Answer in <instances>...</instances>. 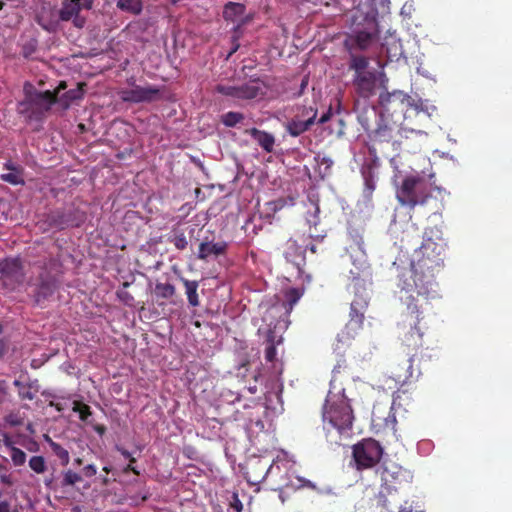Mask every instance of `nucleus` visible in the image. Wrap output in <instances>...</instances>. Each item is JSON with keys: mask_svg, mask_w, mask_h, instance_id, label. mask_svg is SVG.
<instances>
[{"mask_svg": "<svg viewBox=\"0 0 512 512\" xmlns=\"http://www.w3.org/2000/svg\"><path fill=\"white\" fill-rule=\"evenodd\" d=\"M405 303L406 309L401 313L397 329L401 347L409 358L405 362V367L399 366L393 372L394 379L400 384L414 378L413 358L423 347L424 331L427 328L423 322V304H417L412 295L406 297Z\"/></svg>", "mask_w": 512, "mask_h": 512, "instance_id": "f257e3e1", "label": "nucleus"}, {"mask_svg": "<svg viewBox=\"0 0 512 512\" xmlns=\"http://www.w3.org/2000/svg\"><path fill=\"white\" fill-rule=\"evenodd\" d=\"M399 286L406 293L407 297L416 292L417 296L424 297L427 300L428 295L434 285V273L432 267L428 265L425 259L418 260L416 263L412 262L408 269L401 274L399 279ZM415 302L419 304V300L414 298ZM427 303V301H425Z\"/></svg>", "mask_w": 512, "mask_h": 512, "instance_id": "f03ea898", "label": "nucleus"}, {"mask_svg": "<svg viewBox=\"0 0 512 512\" xmlns=\"http://www.w3.org/2000/svg\"><path fill=\"white\" fill-rule=\"evenodd\" d=\"M431 184L420 174H410L396 187V199L402 207L414 210L424 206L431 198Z\"/></svg>", "mask_w": 512, "mask_h": 512, "instance_id": "7ed1b4c3", "label": "nucleus"}, {"mask_svg": "<svg viewBox=\"0 0 512 512\" xmlns=\"http://www.w3.org/2000/svg\"><path fill=\"white\" fill-rule=\"evenodd\" d=\"M322 417L324 422H328L340 432L350 429L354 419L352 408L344 397H338L336 400L328 397L323 406Z\"/></svg>", "mask_w": 512, "mask_h": 512, "instance_id": "20e7f679", "label": "nucleus"}, {"mask_svg": "<svg viewBox=\"0 0 512 512\" xmlns=\"http://www.w3.org/2000/svg\"><path fill=\"white\" fill-rule=\"evenodd\" d=\"M384 449L373 438H364L352 446V458L355 468L363 471L375 467L382 459Z\"/></svg>", "mask_w": 512, "mask_h": 512, "instance_id": "39448f33", "label": "nucleus"}, {"mask_svg": "<svg viewBox=\"0 0 512 512\" xmlns=\"http://www.w3.org/2000/svg\"><path fill=\"white\" fill-rule=\"evenodd\" d=\"M379 104L384 112L388 115L402 114L407 118V112L411 111L420 114L421 111L414 107L411 103V97L402 91H393L381 93L379 96Z\"/></svg>", "mask_w": 512, "mask_h": 512, "instance_id": "423d86ee", "label": "nucleus"}, {"mask_svg": "<svg viewBox=\"0 0 512 512\" xmlns=\"http://www.w3.org/2000/svg\"><path fill=\"white\" fill-rule=\"evenodd\" d=\"M85 219V213L74 207L56 209L46 216L48 225L58 230L80 227L85 222Z\"/></svg>", "mask_w": 512, "mask_h": 512, "instance_id": "0eeeda50", "label": "nucleus"}, {"mask_svg": "<svg viewBox=\"0 0 512 512\" xmlns=\"http://www.w3.org/2000/svg\"><path fill=\"white\" fill-rule=\"evenodd\" d=\"M0 283L3 288L14 291L25 278L22 262L19 258H6L0 261Z\"/></svg>", "mask_w": 512, "mask_h": 512, "instance_id": "6e6552de", "label": "nucleus"}, {"mask_svg": "<svg viewBox=\"0 0 512 512\" xmlns=\"http://www.w3.org/2000/svg\"><path fill=\"white\" fill-rule=\"evenodd\" d=\"M316 118V108L312 106H298L293 117L286 122L285 130L290 136L298 137L311 128Z\"/></svg>", "mask_w": 512, "mask_h": 512, "instance_id": "1a4fd4ad", "label": "nucleus"}, {"mask_svg": "<svg viewBox=\"0 0 512 512\" xmlns=\"http://www.w3.org/2000/svg\"><path fill=\"white\" fill-rule=\"evenodd\" d=\"M368 306L367 297L363 294L356 293L355 298L350 305V319L345 326L342 334L348 338H354L362 329L364 323V313Z\"/></svg>", "mask_w": 512, "mask_h": 512, "instance_id": "9d476101", "label": "nucleus"}, {"mask_svg": "<svg viewBox=\"0 0 512 512\" xmlns=\"http://www.w3.org/2000/svg\"><path fill=\"white\" fill-rule=\"evenodd\" d=\"M351 268L348 278L357 285L360 281L365 282L371 278V267L367 260V255L363 248L357 244L350 247Z\"/></svg>", "mask_w": 512, "mask_h": 512, "instance_id": "9b49d317", "label": "nucleus"}, {"mask_svg": "<svg viewBox=\"0 0 512 512\" xmlns=\"http://www.w3.org/2000/svg\"><path fill=\"white\" fill-rule=\"evenodd\" d=\"M379 35L377 23L375 21H369L367 27L363 30L354 31L353 34L349 35L345 41V46L349 51L353 50H366L371 44L376 41Z\"/></svg>", "mask_w": 512, "mask_h": 512, "instance_id": "f8f14e48", "label": "nucleus"}, {"mask_svg": "<svg viewBox=\"0 0 512 512\" xmlns=\"http://www.w3.org/2000/svg\"><path fill=\"white\" fill-rule=\"evenodd\" d=\"M400 133V127L393 124H388L381 119V122L378 123V127L373 131L370 136L373 146L369 148L370 153H375V145L390 143L393 150H397L400 148L401 141L397 138Z\"/></svg>", "mask_w": 512, "mask_h": 512, "instance_id": "ddd939ff", "label": "nucleus"}, {"mask_svg": "<svg viewBox=\"0 0 512 512\" xmlns=\"http://www.w3.org/2000/svg\"><path fill=\"white\" fill-rule=\"evenodd\" d=\"M381 480L384 488L388 492H391L392 490L396 491L398 486L411 482L412 475L402 467L392 464L390 466L383 467Z\"/></svg>", "mask_w": 512, "mask_h": 512, "instance_id": "4468645a", "label": "nucleus"}, {"mask_svg": "<svg viewBox=\"0 0 512 512\" xmlns=\"http://www.w3.org/2000/svg\"><path fill=\"white\" fill-rule=\"evenodd\" d=\"M121 98L125 102L132 103L152 102L160 98V89L154 86H135L122 91Z\"/></svg>", "mask_w": 512, "mask_h": 512, "instance_id": "2eb2a0df", "label": "nucleus"}, {"mask_svg": "<svg viewBox=\"0 0 512 512\" xmlns=\"http://www.w3.org/2000/svg\"><path fill=\"white\" fill-rule=\"evenodd\" d=\"M376 82V74L373 71L354 75L352 80L357 94L362 98H369L374 94Z\"/></svg>", "mask_w": 512, "mask_h": 512, "instance_id": "dca6fc26", "label": "nucleus"}, {"mask_svg": "<svg viewBox=\"0 0 512 512\" xmlns=\"http://www.w3.org/2000/svg\"><path fill=\"white\" fill-rule=\"evenodd\" d=\"M283 255L288 262L300 268L305 260V249L297 240L290 238L285 243Z\"/></svg>", "mask_w": 512, "mask_h": 512, "instance_id": "f3484780", "label": "nucleus"}, {"mask_svg": "<svg viewBox=\"0 0 512 512\" xmlns=\"http://www.w3.org/2000/svg\"><path fill=\"white\" fill-rule=\"evenodd\" d=\"M92 0H68L63 4L59 17L62 21H69L79 14L82 9H90Z\"/></svg>", "mask_w": 512, "mask_h": 512, "instance_id": "a211bd4d", "label": "nucleus"}, {"mask_svg": "<svg viewBox=\"0 0 512 512\" xmlns=\"http://www.w3.org/2000/svg\"><path fill=\"white\" fill-rule=\"evenodd\" d=\"M238 99L252 100L265 95V86L260 80H251L238 86Z\"/></svg>", "mask_w": 512, "mask_h": 512, "instance_id": "6ab92c4d", "label": "nucleus"}, {"mask_svg": "<svg viewBox=\"0 0 512 512\" xmlns=\"http://www.w3.org/2000/svg\"><path fill=\"white\" fill-rule=\"evenodd\" d=\"M245 133L250 135L267 153H271L273 151L275 145V137L271 133L259 130L257 128L247 129Z\"/></svg>", "mask_w": 512, "mask_h": 512, "instance_id": "aec40b11", "label": "nucleus"}, {"mask_svg": "<svg viewBox=\"0 0 512 512\" xmlns=\"http://www.w3.org/2000/svg\"><path fill=\"white\" fill-rule=\"evenodd\" d=\"M227 250V243L221 242H202L199 245L198 258L206 260L209 256H219L225 254Z\"/></svg>", "mask_w": 512, "mask_h": 512, "instance_id": "412c9836", "label": "nucleus"}, {"mask_svg": "<svg viewBox=\"0 0 512 512\" xmlns=\"http://www.w3.org/2000/svg\"><path fill=\"white\" fill-rule=\"evenodd\" d=\"M349 63L348 68L349 70L354 71V75H359L362 73L369 72L367 70L369 66V58L363 55H357L353 53V51H349Z\"/></svg>", "mask_w": 512, "mask_h": 512, "instance_id": "4be33fe9", "label": "nucleus"}, {"mask_svg": "<svg viewBox=\"0 0 512 512\" xmlns=\"http://www.w3.org/2000/svg\"><path fill=\"white\" fill-rule=\"evenodd\" d=\"M180 281L183 283V285L185 287V294L187 296L188 303L192 307L199 306L200 301H199V296L197 293V290L199 287L198 281L188 280L182 276L180 277Z\"/></svg>", "mask_w": 512, "mask_h": 512, "instance_id": "5701e85b", "label": "nucleus"}, {"mask_svg": "<svg viewBox=\"0 0 512 512\" xmlns=\"http://www.w3.org/2000/svg\"><path fill=\"white\" fill-rule=\"evenodd\" d=\"M56 289V283L54 279H42L36 292V301L39 302L41 299L50 297Z\"/></svg>", "mask_w": 512, "mask_h": 512, "instance_id": "b1692460", "label": "nucleus"}, {"mask_svg": "<svg viewBox=\"0 0 512 512\" xmlns=\"http://www.w3.org/2000/svg\"><path fill=\"white\" fill-rule=\"evenodd\" d=\"M245 13V5L236 2H228L224 6L223 17L226 20L235 21Z\"/></svg>", "mask_w": 512, "mask_h": 512, "instance_id": "393cba45", "label": "nucleus"}, {"mask_svg": "<svg viewBox=\"0 0 512 512\" xmlns=\"http://www.w3.org/2000/svg\"><path fill=\"white\" fill-rule=\"evenodd\" d=\"M83 480L82 475L71 470L67 469L62 472V479L59 482V486L62 489H66L68 487H73L77 483H80Z\"/></svg>", "mask_w": 512, "mask_h": 512, "instance_id": "a878e982", "label": "nucleus"}, {"mask_svg": "<svg viewBox=\"0 0 512 512\" xmlns=\"http://www.w3.org/2000/svg\"><path fill=\"white\" fill-rule=\"evenodd\" d=\"M303 295V290L299 288H289L284 292L285 301L283 303L287 312L293 309V306L299 301Z\"/></svg>", "mask_w": 512, "mask_h": 512, "instance_id": "bb28decb", "label": "nucleus"}, {"mask_svg": "<svg viewBox=\"0 0 512 512\" xmlns=\"http://www.w3.org/2000/svg\"><path fill=\"white\" fill-rule=\"evenodd\" d=\"M84 86L85 83H78L76 88L70 89L67 92H65L61 96L60 101L68 107L71 102L82 99L84 95Z\"/></svg>", "mask_w": 512, "mask_h": 512, "instance_id": "cd10ccee", "label": "nucleus"}, {"mask_svg": "<svg viewBox=\"0 0 512 512\" xmlns=\"http://www.w3.org/2000/svg\"><path fill=\"white\" fill-rule=\"evenodd\" d=\"M362 175L364 178L365 185L364 192L367 196H371L376 188V181L373 168L371 166L364 167L362 169Z\"/></svg>", "mask_w": 512, "mask_h": 512, "instance_id": "c85d7f7f", "label": "nucleus"}, {"mask_svg": "<svg viewBox=\"0 0 512 512\" xmlns=\"http://www.w3.org/2000/svg\"><path fill=\"white\" fill-rule=\"evenodd\" d=\"M117 7L122 11L129 12L134 15H138L142 11L141 0H118Z\"/></svg>", "mask_w": 512, "mask_h": 512, "instance_id": "c756f323", "label": "nucleus"}, {"mask_svg": "<svg viewBox=\"0 0 512 512\" xmlns=\"http://www.w3.org/2000/svg\"><path fill=\"white\" fill-rule=\"evenodd\" d=\"M49 444L53 453L60 459L61 464L66 466L70 461L68 450L51 439H49Z\"/></svg>", "mask_w": 512, "mask_h": 512, "instance_id": "7c9ffc66", "label": "nucleus"}, {"mask_svg": "<svg viewBox=\"0 0 512 512\" xmlns=\"http://www.w3.org/2000/svg\"><path fill=\"white\" fill-rule=\"evenodd\" d=\"M244 120V115L240 112L229 111L221 116V122L226 127H235Z\"/></svg>", "mask_w": 512, "mask_h": 512, "instance_id": "2f4dec72", "label": "nucleus"}, {"mask_svg": "<svg viewBox=\"0 0 512 512\" xmlns=\"http://www.w3.org/2000/svg\"><path fill=\"white\" fill-rule=\"evenodd\" d=\"M155 292L158 297L169 299L175 295L176 289L174 285L170 283H156Z\"/></svg>", "mask_w": 512, "mask_h": 512, "instance_id": "473e14b6", "label": "nucleus"}, {"mask_svg": "<svg viewBox=\"0 0 512 512\" xmlns=\"http://www.w3.org/2000/svg\"><path fill=\"white\" fill-rule=\"evenodd\" d=\"M13 384L18 388V394L21 399L33 400L35 398V393L32 391L31 385L24 384L19 380H15Z\"/></svg>", "mask_w": 512, "mask_h": 512, "instance_id": "72a5a7b5", "label": "nucleus"}, {"mask_svg": "<svg viewBox=\"0 0 512 512\" xmlns=\"http://www.w3.org/2000/svg\"><path fill=\"white\" fill-rule=\"evenodd\" d=\"M168 241L172 243L177 250H185L188 246V241L185 234L180 231L174 232Z\"/></svg>", "mask_w": 512, "mask_h": 512, "instance_id": "f704fd0d", "label": "nucleus"}, {"mask_svg": "<svg viewBox=\"0 0 512 512\" xmlns=\"http://www.w3.org/2000/svg\"><path fill=\"white\" fill-rule=\"evenodd\" d=\"M29 467L37 474L44 473L46 470V462L43 456H32L29 459Z\"/></svg>", "mask_w": 512, "mask_h": 512, "instance_id": "c9c22d12", "label": "nucleus"}, {"mask_svg": "<svg viewBox=\"0 0 512 512\" xmlns=\"http://www.w3.org/2000/svg\"><path fill=\"white\" fill-rule=\"evenodd\" d=\"M73 411L79 413V418L82 421H86L92 414L90 406L80 401L73 403Z\"/></svg>", "mask_w": 512, "mask_h": 512, "instance_id": "e433bc0d", "label": "nucleus"}, {"mask_svg": "<svg viewBox=\"0 0 512 512\" xmlns=\"http://www.w3.org/2000/svg\"><path fill=\"white\" fill-rule=\"evenodd\" d=\"M36 102H46L48 106L51 104H54L57 101V94L55 92H52L50 90L39 92L36 94ZM49 107H47L48 109Z\"/></svg>", "mask_w": 512, "mask_h": 512, "instance_id": "4c0bfd02", "label": "nucleus"}, {"mask_svg": "<svg viewBox=\"0 0 512 512\" xmlns=\"http://www.w3.org/2000/svg\"><path fill=\"white\" fill-rule=\"evenodd\" d=\"M216 91L224 96L238 99V86L222 85L216 86Z\"/></svg>", "mask_w": 512, "mask_h": 512, "instance_id": "58836bf2", "label": "nucleus"}, {"mask_svg": "<svg viewBox=\"0 0 512 512\" xmlns=\"http://www.w3.org/2000/svg\"><path fill=\"white\" fill-rule=\"evenodd\" d=\"M276 347L273 336H269L265 348V360L267 362H274L276 360Z\"/></svg>", "mask_w": 512, "mask_h": 512, "instance_id": "ea45409f", "label": "nucleus"}, {"mask_svg": "<svg viewBox=\"0 0 512 512\" xmlns=\"http://www.w3.org/2000/svg\"><path fill=\"white\" fill-rule=\"evenodd\" d=\"M10 457L15 466H21L26 462V453L17 447H12Z\"/></svg>", "mask_w": 512, "mask_h": 512, "instance_id": "a19ab883", "label": "nucleus"}, {"mask_svg": "<svg viewBox=\"0 0 512 512\" xmlns=\"http://www.w3.org/2000/svg\"><path fill=\"white\" fill-rule=\"evenodd\" d=\"M319 212H320V209H319L318 205H315L313 211L307 212L306 220H307V223L309 224L310 228L316 227L319 224V222H320Z\"/></svg>", "mask_w": 512, "mask_h": 512, "instance_id": "79ce46f5", "label": "nucleus"}, {"mask_svg": "<svg viewBox=\"0 0 512 512\" xmlns=\"http://www.w3.org/2000/svg\"><path fill=\"white\" fill-rule=\"evenodd\" d=\"M316 163L321 167V166H324L325 167V172H327L333 165V160L331 159L330 156L328 155H321V154H317L315 157H314Z\"/></svg>", "mask_w": 512, "mask_h": 512, "instance_id": "37998d69", "label": "nucleus"}, {"mask_svg": "<svg viewBox=\"0 0 512 512\" xmlns=\"http://www.w3.org/2000/svg\"><path fill=\"white\" fill-rule=\"evenodd\" d=\"M82 472L85 477L90 478L97 474V467L94 464H88L83 468Z\"/></svg>", "mask_w": 512, "mask_h": 512, "instance_id": "c03bdc74", "label": "nucleus"}, {"mask_svg": "<svg viewBox=\"0 0 512 512\" xmlns=\"http://www.w3.org/2000/svg\"><path fill=\"white\" fill-rule=\"evenodd\" d=\"M116 450L118 452H120L123 457L128 459L130 463H135L136 462V458L133 457L132 454L128 450H126L125 448H123L121 446H116Z\"/></svg>", "mask_w": 512, "mask_h": 512, "instance_id": "a18cd8bd", "label": "nucleus"}, {"mask_svg": "<svg viewBox=\"0 0 512 512\" xmlns=\"http://www.w3.org/2000/svg\"><path fill=\"white\" fill-rule=\"evenodd\" d=\"M44 484L46 488L50 490H57L58 488H60L59 483H57L53 477L45 478Z\"/></svg>", "mask_w": 512, "mask_h": 512, "instance_id": "49530a36", "label": "nucleus"}, {"mask_svg": "<svg viewBox=\"0 0 512 512\" xmlns=\"http://www.w3.org/2000/svg\"><path fill=\"white\" fill-rule=\"evenodd\" d=\"M118 297L127 305H130L134 300L133 296H131L128 292L120 291L118 292Z\"/></svg>", "mask_w": 512, "mask_h": 512, "instance_id": "de8ad7c7", "label": "nucleus"}, {"mask_svg": "<svg viewBox=\"0 0 512 512\" xmlns=\"http://www.w3.org/2000/svg\"><path fill=\"white\" fill-rule=\"evenodd\" d=\"M0 481L6 486H12L14 484V480L11 474H1Z\"/></svg>", "mask_w": 512, "mask_h": 512, "instance_id": "09e8293b", "label": "nucleus"}, {"mask_svg": "<svg viewBox=\"0 0 512 512\" xmlns=\"http://www.w3.org/2000/svg\"><path fill=\"white\" fill-rule=\"evenodd\" d=\"M2 178L11 183V184H18L19 183V177L16 174L9 173L2 176Z\"/></svg>", "mask_w": 512, "mask_h": 512, "instance_id": "8fccbe9b", "label": "nucleus"}, {"mask_svg": "<svg viewBox=\"0 0 512 512\" xmlns=\"http://www.w3.org/2000/svg\"><path fill=\"white\" fill-rule=\"evenodd\" d=\"M332 116V110L329 108L325 113L321 115V117L318 119V124H324L330 120Z\"/></svg>", "mask_w": 512, "mask_h": 512, "instance_id": "3c124183", "label": "nucleus"}, {"mask_svg": "<svg viewBox=\"0 0 512 512\" xmlns=\"http://www.w3.org/2000/svg\"><path fill=\"white\" fill-rule=\"evenodd\" d=\"M72 19H73L74 25L78 28H82L85 24V18L80 17L79 14L74 16Z\"/></svg>", "mask_w": 512, "mask_h": 512, "instance_id": "603ef678", "label": "nucleus"}, {"mask_svg": "<svg viewBox=\"0 0 512 512\" xmlns=\"http://www.w3.org/2000/svg\"><path fill=\"white\" fill-rule=\"evenodd\" d=\"M7 349V341L4 339H0V358H2L6 354Z\"/></svg>", "mask_w": 512, "mask_h": 512, "instance_id": "864d4df0", "label": "nucleus"}, {"mask_svg": "<svg viewBox=\"0 0 512 512\" xmlns=\"http://www.w3.org/2000/svg\"><path fill=\"white\" fill-rule=\"evenodd\" d=\"M274 207H273V210L276 211V210H280L284 207L285 205V200L284 199H278L274 202L271 203Z\"/></svg>", "mask_w": 512, "mask_h": 512, "instance_id": "5fc2aeb1", "label": "nucleus"}, {"mask_svg": "<svg viewBox=\"0 0 512 512\" xmlns=\"http://www.w3.org/2000/svg\"><path fill=\"white\" fill-rule=\"evenodd\" d=\"M0 512H11L8 501H0Z\"/></svg>", "mask_w": 512, "mask_h": 512, "instance_id": "6e6d98bb", "label": "nucleus"}, {"mask_svg": "<svg viewBox=\"0 0 512 512\" xmlns=\"http://www.w3.org/2000/svg\"><path fill=\"white\" fill-rule=\"evenodd\" d=\"M134 463H130L124 468V472L127 473V472H132L134 473L135 475H139L140 472L133 466Z\"/></svg>", "mask_w": 512, "mask_h": 512, "instance_id": "4d7b16f0", "label": "nucleus"}, {"mask_svg": "<svg viewBox=\"0 0 512 512\" xmlns=\"http://www.w3.org/2000/svg\"><path fill=\"white\" fill-rule=\"evenodd\" d=\"M233 508L237 511V512H241L242 509H243V505L241 503V501L237 498V496H235V501L234 503L232 504Z\"/></svg>", "mask_w": 512, "mask_h": 512, "instance_id": "13d9d810", "label": "nucleus"}, {"mask_svg": "<svg viewBox=\"0 0 512 512\" xmlns=\"http://www.w3.org/2000/svg\"><path fill=\"white\" fill-rule=\"evenodd\" d=\"M304 249H305V252H306L307 250H309V251H310L311 253H313V254L317 253V250H318V249H317V246H316L315 244H313V243H311V244H307V245L304 247Z\"/></svg>", "mask_w": 512, "mask_h": 512, "instance_id": "bf43d9fd", "label": "nucleus"}, {"mask_svg": "<svg viewBox=\"0 0 512 512\" xmlns=\"http://www.w3.org/2000/svg\"><path fill=\"white\" fill-rule=\"evenodd\" d=\"M309 237L311 239H313L314 241L321 242L325 236L324 235H320V234H312V233H310Z\"/></svg>", "mask_w": 512, "mask_h": 512, "instance_id": "052dcab7", "label": "nucleus"}, {"mask_svg": "<svg viewBox=\"0 0 512 512\" xmlns=\"http://www.w3.org/2000/svg\"><path fill=\"white\" fill-rule=\"evenodd\" d=\"M7 393V387L5 381L0 380V394L5 395Z\"/></svg>", "mask_w": 512, "mask_h": 512, "instance_id": "680f3d73", "label": "nucleus"}, {"mask_svg": "<svg viewBox=\"0 0 512 512\" xmlns=\"http://www.w3.org/2000/svg\"><path fill=\"white\" fill-rule=\"evenodd\" d=\"M303 485L308 487V488H312V489L315 488V485L311 481H309V480H306Z\"/></svg>", "mask_w": 512, "mask_h": 512, "instance_id": "e2e57ef3", "label": "nucleus"}, {"mask_svg": "<svg viewBox=\"0 0 512 512\" xmlns=\"http://www.w3.org/2000/svg\"><path fill=\"white\" fill-rule=\"evenodd\" d=\"M248 391H249L251 394H255V393L257 392V386H256V385L249 386V387H248Z\"/></svg>", "mask_w": 512, "mask_h": 512, "instance_id": "0e129e2a", "label": "nucleus"}, {"mask_svg": "<svg viewBox=\"0 0 512 512\" xmlns=\"http://www.w3.org/2000/svg\"><path fill=\"white\" fill-rule=\"evenodd\" d=\"M66 88V83L65 82H60L59 86H58V91L55 92L56 94L61 90V89H65Z\"/></svg>", "mask_w": 512, "mask_h": 512, "instance_id": "69168bd1", "label": "nucleus"}, {"mask_svg": "<svg viewBox=\"0 0 512 512\" xmlns=\"http://www.w3.org/2000/svg\"><path fill=\"white\" fill-rule=\"evenodd\" d=\"M238 48H239V44H236L235 46H233V48H232V50L230 52V55L235 53L238 50Z\"/></svg>", "mask_w": 512, "mask_h": 512, "instance_id": "338daca9", "label": "nucleus"}, {"mask_svg": "<svg viewBox=\"0 0 512 512\" xmlns=\"http://www.w3.org/2000/svg\"><path fill=\"white\" fill-rule=\"evenodd\" d=\"M399 512H412L411 508H402Z\"/></svg>", "mask_w": 512, "mask_h": 512, "instance_id": "774afa93", "label": "nucleus"}]
</instances>
